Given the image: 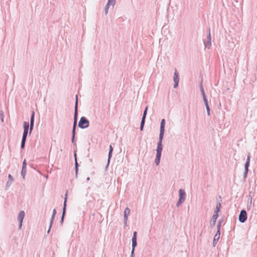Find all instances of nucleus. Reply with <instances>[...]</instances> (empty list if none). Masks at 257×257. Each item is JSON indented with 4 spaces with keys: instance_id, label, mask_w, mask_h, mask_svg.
Masks as SVG:
<instances>
[{
    "instance_id": "nucleus-1",
    "label": "nucleus",
    "mask_w": 257,
    "mask_h": 257,
    "mask_svg": "<svg viewBox=\"0 0 257 257\" xmlns=\"http://www.w3.org/2000/svg\"><path fill=\"white\" fill-rule=\"evenodd\" d=\"M77 105H78V100H77V96H76V100L75 102V114H74V121L73 127V137L74 138L75 135V131L76 125V121H77Z\"/></svg>"
},
{
    "instance_id": "nucleus-2",
    "label": "nucleus",
    "mask_w": 257,
    "mask_h": 257,
    "mask_svg": "<svg viewBox=\"0 0 257 257\" xmlns=\"http://www.w3.org/2000/svg\"><path fill=\"white\" fill-rule=\"evenodd\" d=\"M79 127L84 128L89 126V121L85 117H82L78 123Z\"/></svg>"
},
{
    "instance_id": "nucleus-3",
    "label": "nucleus",
    "mask_w": 257,
    "mask_h": 257,
    "mask_svg": "<svg viewBox=\"0 0 257 257\" xmlns=\"http://www.w3.org/2000/svg\"><path fill=\"white\" fill-rule=\"evenodd\" d=\"M185 192L184 190L180 189L179 190V199L177 205L181 204L185 200Z\"/></svg>"
},
{
    "instance_id": "nucleus-4",
    "label": "nucleus",
    "mask_w": 257,
    "mask_h": 257,
    "mask_svg": "<svg viewBox=\"0 0 257 257\" xmlns=\"http://www.w3.org/2000/svg\"><path fill=\"white\" fill-rule=\"evenodd\" d=\"M247 218V214L245 211L241 210L239 215V220L243 223L245 221Z\"/></svg>"
},
{
    "instance_id": "nucleus-5",
    "label": "nucleus",
    "mask_w": 257,
    "mask_h": 257,
    "mask_svg": "<svg viewBox=\"0 0 257 257\" xmlns=\"http://www.w3.org/2000/svg\"><path fill=\"white\" fill-rule=\"evenodd\" d=\"M137 232L136 231H135L133 233V238H132V247H133V249H132V253H134V250H135V247L137 246Z\"/></svg>"
},
{
    "instance_id": "nucleus-6",
    "label": "nucleus",
    "mask_w": 257,
    "mask_h": 257,
    "mask_svg": "<svg viewBox=\"0 0 257 257\" xmlns=\"http://www.w3.org/2000/svg\"><path fill=\"white\" fill-rule=\"evenodd\" d=\"M147 110H148V107L147 106L145 109L144 112L143 116L142 121L141 123L140 130L141 131H142L143 129L144 125L145 123V120L146 116L147 114Z\"/></svg>"
},
{
    "instance_id": "nucleus-7",
    "label": "nucleus",
    "mask_w": 257,
    "mask_h": 257,
    "mask_svg": "<svg viewBox=\"0 0 257 257\" xmlns=\"http://www.w3.org/2000/svg\"><path fill=\"white\" fill-rule=\"evenodd\" d=\"M29 127V123L28 122L25 121L24 122V133L23 136L27 137Z\"/></svg>"
},
{
    "instance_id": "nucleus-8",
    "label": "nucleus",
    "mask_w": 257,
    "mask_h": 257,
    "mask_svg": "<svg viewBox=\"0 0 257 257\" xmlns=\"http://www.w3.org/2000/svg\"><path fill=\"white\" fill-rule=\"evenodd\" d=\"M174 81L175 82V84H174V88H176L178 85L179 81L178 73L177 72L176 70L174 73Z\"/></svg>"
},
{
    "instance_id": "nucleus-9",
    "label": "nucleus",
    "mask_w": 257,
    "mask_h": 257,
    "mask_svg": "<svg viewBox=\"0 0 257 257\" xmlns=\"http://www.w3.org/2000/svg\"><path fill=\"white\" fill-rule=\"evenodd\" d=\"M24 217H25V212L23 211H21L20 212V213L19 214V216L18 217V220H19V221L20 222V227L22 226V222H23V221Z\"/></svg>"
},
{
    "instance_id": "nucleus-10",
    "label": "nucleus",
    "mask_w": 257,
    "mask_h": 257,
    "mask_svg": "<svg viewBox=\"0 0 257 257\" xmlns=\"http://www.w3.org/2000/svg\"><path fill=\"white\" fill-rule=\"evenodd\" d=\"M34 115H35V112H34V111H33L32 115H31V121H30V133H31V132L33 130L34 122Z\"/></svg>"
},
{
    "instance_id": "nucleus-11",
    "label": "nucleus",
    "mask_w": 257,
    "mask_h": 257,
    "mask_svg": "<svg viewBox=\"0 0 257 257\" xmlns=\"http://www.w3.org/2000/svg\"><path fill=\"white\" fill-rule=\"evenodd\" d=\"M115 0H108V3L106 6V8H105V12L106 13H107V10H108V7L110 6V5H111V6H114V5L115 4Z\"/></svg>"
},
{
    "instance_id": "nucleus-12",
    "label": "nucleus",
    "mask_w": 257,
    "mask_h": 257,
    "mask_svg": "<svg viewBox=\"0 0 257 257\" xmlns=\"http://www.w3.org/2000/svg\"><path fill=\"white\" fill-rule=\"evenodd\" d=\"M219 237H220V230H219V228L217 230V233H216V234L215 235V236L214 237L213 243H216V241H217L219 240Z\"/></svg>"
},
{
    "instance_id": "nucleus-13",
    "label": "nucleus",
    "mask_w": 257,
    "mask_h": 257,
    "mask_svg": "<svg viewBox=\"0 0 257 257\" xmlns=\"http://www.w3.org/2000/svg\"><path fill=\"white\" fill-rule=\"evenodd\" d=\"M130 213V209L128 208H126L124 212V220L126 221L127 219V216Z\"/></svg>"
},
{
    "instance_id": "nucleus-14",
    "label": "nucleus",
    "mask_w": 257,
    "mask_h": 257,
    "mask_svg": "<svg viewBox=\"0 0 257 257\" xmlns=\"http://www.w3.org/2000/svg\"><path fill=\"white\" fill-rule=\"evenodd\" d=\"M67 198V193H66V194H65V199H64L62 218H63V216H64V213H65V210H66Z\"/></svg>"
},
{
    "instance_id": "nucleus-15",
    "label": "nucleus",
    "mask_w": 257,
    "mask_h": 257,
    "mask_svg": "<svg viewBox=\"0 0 257 257\" xmlns=\"http://www.w3.org/2000/svg\"><path fill=\"white\" fill-rule=\"evenodd\" d=\"M27 137L23 136L22 141L21 143V148L23 149L25 147V142Z\"/></svg>"
},
{
    "instance_id": "nucleus-16",
    "label": "nucleus",
    "mask_w": 257,
    "mask_h": 257,
    "mask_svg": "<svg viewBox=\"0 0 257 257\" xmlns=\"http://www.w3.org/2000/svg\"><path fill=\"white\" fill-rule=\"evenodd\" d=\"M162 149H163V147H157V155H160L161 156V153H162Z\"/></svg>"
},
{
    "instance_id": "nucleus-17",
    "label": "nucleus",
    "mask_w": 257,
    "mask_h": 257,
    "mask_svg": "<svg viewBox=\"0 0 257 257\" xmlns=\"http://www.w3.org/2000/svg\"><path fill=\"white\" fill-rule=\"evenodd\" d=\"M161 156H160V155L158 156V155H156V158L155 159V163L157 165H158L160 163Z\"/></svg>"
},
{
    "instance_id": "nucleus-18",
    "label": "nucleus",
    "mask_w": 257,
    "mask_h": 257,
    "mask_svg": "<svg viewBox=\"0 0 257 257\" xmlns=\"http://www.w3.org/2000/svg\"><path fill=\"white\" fill-rule=\"evenodd\" d=\"M165 130H161L160 129V136H159V140H163V138L164 136Z\"/></svg>"
},
{
    "instance_id": "nucleus-19",
    "label": "nucleus",
    "mask_w": 257,
    "mask_h": 257,
    "mask_svg": "<svg viewBox=\"0 0 257 257\" xmlns=\"http://www.w3.org/2000/svg\"><path fill=\"white\" fill-rule=\"evenodd\" d=\"M165 120L164 119H163L161 122V130H165Z\"/></svg>"
},
{
    "instance_id": "nucleus-20",
    "label": "nucleus",
    "mask_w": 257,
    "mask_h": 257,
    "mask_svg": "<svg viewBox=\"0 0 257 257\" xmlns=\"http://www.w3.org/2000/svg\"><path fill=\"white\" fill-rule=\"evenodd\" d=\"M55 213H56V210H55V209H54V210H53V216H52V219H51V222H50V227H51V225H52V223H53V220L54 216V215H55ZM49 231H50V229H49V230H48V233H49Z\"/></svg>"
},
{
    "instance_id": "nucleus-21",
    "label": "nucleus",
    "mask_w": 257,
    "mask_h": 257,
    "mask_svg": "<svg viewBox=\"0 0 257 257\" xmlns=\"http://www.w3.org/2000/svg\"><path fill=\"white\" fill-rule=\"evenodd\" d=\"M113 151V148H112V147L111 146V145H110L109 146V155H108V159H110V158L111 157V153Z\"/></svg>"
},
{
    "instance_id": "nucleus-22",
    "label": "nucleus",
    "mask_w": 257,
    "mask_h": 257,
    "mask_svg": "<svg viewBox=\"0 0 257 257\" xmlns=\"http://www.w3.org/2000/svg\"><path fill=\"white\" fill-rule=\"evenodd\" d=\"M218 217V215L217 212H215V213L213 215L212 219L213 220L214 222L215 223L216 221V220L217 219V217Z\"/></svg>"
},
{
    "instance_id": "nucleus-23",
    "label": "nucleus",
    "mask_w": 257,
    "mask_h": 257,
    "mask_svg": "<svg viewBox=\"0 0 257 257\" xmlns=\"http://www.w3.org/2000/svg\"><path fill=\"white\" fill-rule=\"evenodd\" d=\"M26 160H24V161L23 162V168H22V173H23L24 171H26Z\"/></svg>"
},
{
    "instance_id": "nucleus-24",
    "label": "nucleus",
    "mask_w": 257,
    "mask_h": 257,
    "mask_svg": "<svg viewBox=\"0 0 257 257\" xmlns=\"http://www.w3.org/2000/svg\"><path fill=\"white\" fill-rule=\"evenodd\" d=\"M221 207V204L220 203H218V204H217L216 205V211L215 212H218L219 211H220V208Z\"/></svg>"
},
{
    "instance_id": "nucleus-25",
    "label": "nucleus",
    "mask_w": 257,
    "mask_h": 257,
    "mask_svg": "<svg viewBox=\"0 0 257 257\" xmlns=\"http://www.w3.org/2000/svg\"><path fill=\"white\" fill-rule=\"evenodd\" d=\"M249 163L248 162H246L245 164V173H247L248 172V168L249 167Z\"/></svg>"
},
{
    "instance_id": "nucleus-26",
    "label": "nucleus",
    "mask_w": 257,
    "mask_h": 257,
    "mask_svg": "<svg viewBox=\"0 0 257 257\" xmlns=\"http://www.w3.org/2000/svg\"><path fill=\"white\" fill-rule=\"evenodd\" d=\"M203 100H204V103H205V105H208V101H207V99L206 98V97L204 96V97H203Z\"/></svg>"
},
{
    "instance_id": "nucleus-27",
    "label": "nucleus",
    "mask_w": 257,
    "mask_h": 257,
    "mask_svg": "<svg viewBox=\"0 0 257 257\" xmlns=\"http://www.w3.org/2000/svg\"><path fill=\"white\" fill-rule=\"evenodd\" d=\"M206 106V109H207V113H208V115H210V108H209V105H205Z\"/></svg>"
},
{
    "instance_id": "nucleus-28",
    "label": "nucleus",
    "mask_w": 257,
    "mask_h": 257,
    "mask_svg": "<svg viewBox=\"0 0 257 257\" xmlns=\"http://www.w3.org/2000/svg\"><path fill=\"white\" fill-rule=\"evenodd\" d=\"M162 141L161 140H159L158 143V146L157 147H162Z\"/></svg>"
},
{
    "instance_id": "nucleus-29",
    "label": "nucleus",
    "mask_w": 257,
    "mask_h": 257,
    "mask_svg": "<svg viewBox=\"0 0 257 257\" xmlns=\"http://www.w3.org/2000/svg\"><path fill=\"white\" fill-rule=\"evenodd\" d=\"M201 92H202V96L203 97H204V96H206L205 95V92H204V89L202 87H201Z\"/></svg>"
},
{
    "instance_id": "nucleus-30",
    "label": "nucleus",
    "mask_w": 257,
    "mask_h": 257,
    "mask_svg": "<svg viewBox=\"0 0 257 257\" xmlns=\"http://www.w3.org/2000/svg\"><path fill=\"white\" fill-rule=\"evenodd\" d=\"M249 161H250V156H248L246 162H248L249 163Z\"/></svg>"
},
{
    "instance_id": "nucleus-31",
    "label": "nucleus",
    "mask_w": 257,
    "mask_h": 257,
    "mask_svg": "<svg viewBox=\"0 0 257 257\" xmlns=\"http://www.w3.org/2000/svg\"><path fill=\"white\" fill-rule=\"evenodd\" d=\"M9 178H12V176L10 174L9 175Z\"/></svg>"
}]
</instances>
